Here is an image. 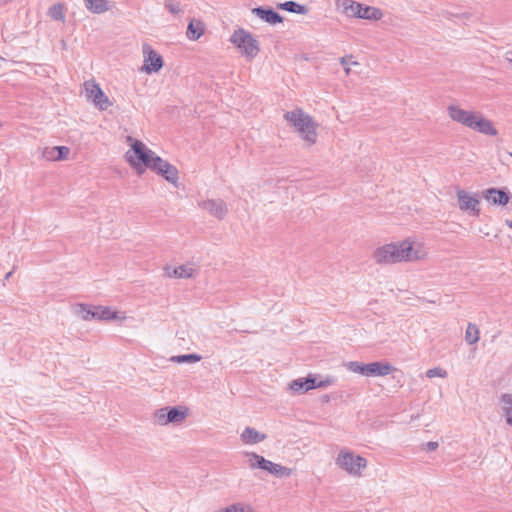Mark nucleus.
I'll use <instances>...</instances> for the list:
<instances>
[{
  "mask_svg": "<svg viewBox=\"0 0 512 512\" xmlns=\"http://www.w3.org/2000/svg\"><path fill=\"white\" fill-rule=\"evenodd\" d=\"M484 198L493 205L505 206L510 201V194L503 189L489 188L483 193Z\"/></svg>",
  "mask_w": 512,
  "mask_h": 512,
  "instance_id": "nucleus-16",
  "label": "nucleus"
},
{
  "mask_svg": "<svg viewBox=\"0 0 512 512\" xmlns=\"http://www.w3.org/2000/svg\"><path fill=\"white\" fill-rule=\"evenodd\" d=\"M241 439L246 444H256L265 440L266 435L259 433L254 428L246 427L241 433Z\"/></svg>",
  "mask_w": 512,
  "mask_h": 512,
  "instance_id": "nucleus-21",
  "label": "nucleus"
},
{
  "mask_svg": "<svg viewBox=\"0 0 512 512\" xmlns=\"http://www.w3.org/2000/svg\"><path fill=\"white\" fill-rule=\"evenodd\" d=\"M164 7L172 14H180L182 11L180 2L176 0H164Z\"/></svg>",
  "mask_w": 512,
  "mask_h": 512,
  "instance_id": "nucleus-32",
  "label": "nucleus"
},
{
  "mask_svg": "<svg viewBox=\"0 0 512 512\" xmlns=\"http://www.w3.org/2000/svg\"><path fill=\"white\" fill-rule=\"evenodd\" d=\"M333 383V380L327 378L325 380L317 381V378L315 377V388H324Z\"/></svg>",
  "mask_w": 512,
  "mask_h": 512,
  "instance_id": "nucleus-36",
  "label": "nucleus"
},
{
  "mask_svg": "<svg viewBox=\"0 0 512 512\" xmlns=\"http://www.w3.org/2000/svg\"><path fill=\"white\" fill-rule=\"evenodd\" d=\"M439 444L438 442H435V441H429L425 444V449L427 451H434L438 448Z\"/></svg>",
  "mask_w": 512,
  "mask_h": 512,
  "instance_id": "nucleus-37",
  "label": "nucleus"
},
{
  "mask_svg": "<svg viewBox=\"0 0 512 512\" xmlns=\"http://www.w3.org/2000/svg\"><path fill=\"white\" fill-rule=\"evenodd\" d=\"M506 225L512 229V220H506Z\"/></svg>",
  "mask_w": 512,
  "mask_h": 512,
  "instance_id": "nucleus-39",
  "label": "nucleus"
},
{
  "mask_svg": "<svg viewBox=\"0 0 512 512\" xmlns=\"http://www.w3.org/2000/svg\"><path fill=\"white\" fill-rule=\"evenodd\" d=\"M507 57H512V51L507 52Z\"/></svg>",
  "mask_w": 512,
  "mask_h": 512,
  "instance_id": "nucleus-41",
  "label": "nucleus"
},
{
  "mask_svg": "<svg viewBox=\"0 0 512 512\" xmlns=\"http://www.w3.org/2000/svg\"><path fill=\"white\" fill-rule=\"evenodd\" d=\"M506 423L512 427V394L504 393L500 398Z\"/></svg>",
  "mask_w": 512,
  "mask_h": 512,
  "instance_id": "nucleus-24",
  "label": "nucleus"
},
{
  "mask_svg": "<svg viewBox=\"0 0 512 512\" xmlns=\"http://www.w3.org/2000/svg\"><path fill=\"white\" fill-rule=\"evenodd\" d=\"M252 13L259 17L261 20L272 25L282 23L284 20L283 17L272 8L259 6L254 8Z\"/></svg>",
  "mask_w": 512,
  "mask_h": 512,
  "instance_id": "nucleus-17",
  "label": "nucleus"
},
{
  "mask_svg": "<svg viewBox=\"0 0 512 512\" xmlns=\"http://www.w3.org/2000/svg\"><path fill=\"white\" fill-rule=\"evenodd\" d=\"M289 388L295 393H304L315 389V377L309 375L306 378L295 379L290 383Z\"/></svg>",
  "mask_w": 512,
  "mask_h": 512,
  "instance_id": "nucleus-18",
  "label": "nucleus"
},
{
  "mask_svg": "<svg viewBox=\"0 0 512 512\" xmlns=\"http://www.w3.org/2000/svg\"><path fill=\"white\" fill-rule=\"evenodd\" d=\"M201 360V356L198 354H183V355H177L173 356L171 358V361L175 363H195L199 362Z\"/></svg>",
  "mask_w": 512,
  "mask_h": 512,
  "instance_id": "nucleus-30",
  "label": "nucleus"
},
{
  "mask_svg": "<svg viewBox=\"0 0 512 512\" xmlns=\"http://www.w3.org/2000/svg\"><path fill=\"white\" fill-rule=\"evenodd\" d=\"M144 56L143 70L148 73L158 72L163 67V58L149 44L144 43L142 46Z\"/></svg>",
  "mask_w": 512,
  "mask_h": 512,
  "instance_id": "nucleus-9",
  "label": "nucleus"
},
{
  "mask_svg": "<svg viewBox=\"0 0 512 512\" xmlns=\"http://www.w3.org/2000/svg\"><path fill=\"white\" fill-rule=\"evenodd\" d=\"M228 512H238V506H231L225 509Z\"/></svg>",
  "mask_w": 512,
  "mask_h": 512,
  "instance_id": "nucleus-38",
  "label": "nucleus"
},
{
  "mask_svg": "<svg viewBox=\"0 0 512 512\" xmlns=\"http://www.w3.org/2000/svg\"><path fill=\"white\" fill-rule=\"evenodd\" d=\"M70 153V149L66 146H55L52 148H47L43 152L44 158L51 161H60L67 159Z\"/></svg>",
  "mask_w": 512,
  "mask_h": 512,
  "instance_id": "nucleus-19",
  "label": "nucleus"
},
{
  "mask_svg": "<svg viewBox=\"0 0 512 512\" xmlns=\"http://www.w3.org/2000/svg\"><path fill=\"white\" fill-rule=\"evenodd\" d=\"M127 140L131 142V149L126 152L125 157L130 166L133 167L138 174H142L146 168L151 169L154 158L158 156L147 148L142 141L135 140L130 136Z\"/></svg>",
  "mask_w": 512,
  "mask_h": 512,
  "instance_id": "nucleus-3",
  "label": "nucleus"
},
{
  "mask_svg": "<svg viewBox=\"0 0 512 512\" xmlns=\"http://www.w3.org/2000/svg\"><path fill=\"white\" fill-rule=\"evenodd\" d=\"M360 14L358 18L366 19V20H379L382 18V11L378 8L372 6H363L361 4Z\"/></svg>",
  "mask_w": 512,
  "mask_h": 512,
  "instance_id": "nucleus-28",
  "label": "nucleus"
},
{
  "mask_svg": "<svg viewBox=\"0 0 512 512\" xmlns=\"http://www.w3.org/2000/svg\"><path fill=\"white\" fill-rule=\"evenodd\" d=\"M244 508L243 507H238V512H244Z\"/></svg>",
  "mask_w": 512,
  "mask_h": 512,
  "instance_id": "nucleus-40",
  "label": "nucleus"
},
{
  "mask_svg": "<svg viewBox=\"0 0 512 512\" xmlns=\"http://www.w3.org/2000/svg\"><path fill=\"white\" fill-rule=\"evenodd\" d=\"M187 416V410L183 409L182 407H167V413L165 420L169 423H180L182 422Z\"/></svg>",
  "mask_w": 512,
  "mask_h": 512,
  "instance_id": "nucleus-22",
  "label": "nucleus"
},
{
  "mask_svg": "<svg viewBox=\"0 0 512 512\" xmlns=\"http://www.w3.org/2000/svg\"><path fill=\"white\" fill-rule=\"evenodd\" d=\"M49 15L54 20H60V21L64 20L63 9H62V6L59 4L53 5L52 7H50Z\"/></svg>",
  "mask_w": 512,
  "mask_h": 512,
  "instance_id": "nucleus-33",
  "label": "nucleus"
},
{
  "mask_svg": "<svg viewBox=\"0 0 512 512\" xmlns=\"http://www.w3.org/2000/svg\"><path fill=\"white\" fill-rule=\"evenodd\" d=\"M347 368L354 373L364 376H385L394 370V367L389 363L371 362L361 363L358 361H351L347 364Z\"/></svg>",
  "mask_w": 512,
  "mask_h": 512,
  "instance_id": "nucleus-7",
  "label": "nucleus"
},
{
  "mask_svg": "<svg viewBox=\"0 0 512 512\" xmlns=\"http://www.w3.org/2000/svg\"><path fill=\"white\" fill-rule=\"evenodd\" d=\"M457 198H458L459 208L461 210L471 211L473 213V215H476V216L479 215V213H480L479 200L476 197L471 196L465 190H458Z\"/></svg>",
  "mask_w": 512,
  "mask_h": 512,
  "instance_id": "nucleus-14",
  "label": "nucleus"
},
{
  "mask_svg": "<svg viewBox=\"0 0 512 512\" xmlns=\"http://www.w3.org/2000/svg\"><path fill=\"white\" fill-rule=\"evenodd\" d=\"M246 455L248 456V465L251 469H262L279 478L289 477L292 474L290 468L276 464L254 452L246 453Z\"/></svg>",
  "mask_w": 512,
  "mask_h": 512,
  "instance_id": "nucleus-4",
  "label": "nucleus"
},
{
  "mask_svg": "<svg viewBox=\"0 0 512 512\" xmlns=\"http://www.w3.org/2000/svg\"><path fill=\"white\" fill-rule=\"evenodd\" d=\"M204 32V25L200 20H191L187 27L186 35L190 40H197Z\"/></svg>",
  "mask_w": 512,
  "mask_h": 512,
  "instance_id": "nucleus-25",
  "label": "nucleus"
},
{
  "mask_svg": "<svg viewBox=\"0 0 512 512\" xmlns=\"http://www.w3.org/2000/svg\"><path fill=\"white\" fill-rule=\"evenodd\" d=\"M85 91L87 98L90 99L100 110H107L112 105L109 98L95 82H85Z\"/></svg>",
  "mask_w": 512,
  "mask_h": 512,
  "instance_id": "nucleus-10",
  "label": "nucleus"
},
{
  "mask_svg": "<svg viewBox=\"0 0 512 512\" xmlns=\"http://www.w3.org/2000/svg\"><path fill=\"white\" fill-rule=\"evenodd\" d=\"M75 314H77L81 319L88 321L91 319L97 320H113L117 319V312L112 311L109 307H90L85 304H79L75 308Z\"/></svg>",
  "mask_w": 512,
  "mask_h": 512,
  "instance_id": "nucleus-8",
  "label": "nucleus"
},
{
  "mask_svg": "<svg viewBox=\"0 0 512 512\" xmlns=\"http://www.w3.org/2000/svg\"><path fill=\"white\" fill-rule=\"evenodd\" d=\"M277 7L281 10H285V11H288V12H291V13H296V14H307L308 13V8L304 5H301L295 1H286L284 3H279L277 5Z\"/></svg>",
  "mask_w": 512,
  "mask_h": 512,
  "instance_id": "nucleus-27",
  "label": "nucleus"
},
{
  "mask_svg": "<svg viewBox=\"0 0 512 512\" xmlns=\"http://www.w3.org/2000/svg\"><path fill=\"white\" fill-rule=\"evenodd\" d=\"M198 206L218 220H223L228 213V206L222 199L201 200Z\"/></svg>",
  "mask_w": 512,
  "mask_h": 512,
  "instance_id": "nucleus-12",
  "label": "nucleus"
},
{
  "mask_svg": "<svg viewBox=\"0 0 512 512\" xmlns=\"http://www.w3.org/2000/svg\"><path fill=\"white\" fill-rule=\"evenodd\" d=\"M342 13L347 17L358 18L361 9V3L353 0H343L341 3Z\"/></svg>",
  "mask_w": 512,
  "mask_h": 512,
  "instance_id": "nucleus-23",
  "label": "nucleus"
},
{
  "mask_svg": "<svg viewBox=\"0 0 512 512\" xmlns=\"http://www.w3.org/2000/svg\"><path fill=\"white\" fill-rule=\"evenodd\" d=\"M109 0H85L86 8L95 14H102L109 10Z\"/></svg>",
  "mask_w": 512,
  "mask_h": 512,
  "instance_id": "nucleus-26",
  "label": "nucleus"
},
{
  "mask_svg": "<svg viewBox=\"0 0 512 512\" xmlns=\"http://www.w3.org/2000/svg\"><path fill=\"white\" fill-rule=\"evenodd\" d=\"M12 272H9L6 274V279H8L11 276Z\"/></svg>",
  "mask_w": 512,
  "mask_h": 512,
  "instance_id": "nucleus-42",
  "label": "nucleus"
},
{
  "mask_svg": "<svg viewBox=\"0 0 512 512\" xmlns=\"http://www.w3.org/2000/svg\"><path fill=\"white\" fill-rule=\"evenodd\" d=\"M468 128L488 136H496L498 134V131L494 127L492 121L483 117L479 112L475 113L474 119L471 121V126Z\"/></svg>",
  "mask_w": 512,
  "mask_h": 512,
  "instance_id": "nucleus-13",
  "label": "nucleus"
},
{
  "mask_svg": "<svg viewBox=\"0 0 512 512\" xmlns=\"http://www.w3.org/2000/svg\"><path fill=\"white\" fill-rule=\"evenodd\" d=\"M230 41L249 59L254 58L260 50L258 41L242 28L234 31Z\"/></svg>",
  "mask_w": 512,
  "mask_h": 512,
  "instance_id": "nucleus-5",
  "label": "nucleus"
},
{
  "mask_svg": "<svg viewBox=\"0 0 512 512\" xmlns=\"http://www.w3.org/2000/svg\"><path fill=\"white\" fill-rule=\"evenodd\" d=\"M336 464L348 474L353 476H360L361 471L367 466V460L360 456L355 455L348 450H341L336 458Z\"/></svg>",
  "mask_w": 512,
  "mask_h": 512,
  "instance_id": "nucleus-6",
  "label": "nucleus"
},
{
  "mask_svg": "<svg viewBox=\"0 0 512 512\" xmlns=\"http://www.w3.org/2000/svg\"><path fill=\"white\" fill-rule=\"evenodd\" d=\"M151 170L161 175L166 181L177 185L178 169L160 156L154 158Z\"/></svg>",
  "mask_w": 512,
  "mask_h": 512,
  "instance_id": "nucleus-11",
  "label": "nucleus"
},
{
  "mask_svg": "<svg viewBox=\"0 0 512 512\" xmlns=\"http://www.w3.org/2000/svg\"><path fill=\"white\" fill-rule=\"evenodd\" d=\"M168 276L175 278H191L194 276L196 270L190 265H181L175 268H167Z\"/></svg>",
  "mask_w": 512,
  "mask_h": 512,
  "instance_id": "nucleus-20",
  "label": "nucleus"
},
{
  "mask_svg": "<svg viewBox=\"0 0 512 512\" xmlns=\"http://www.w3.org/2000/svg\"><path fill=\"white\" fill-rule=\"evenodd\" d=\"M447 112L453 121L458 122L466 127L471 126V121L474 119V115L476 113L473 111L464 110L457 105L448 106Z\"/></svg>",
  "mask_w": 512,
  "mask_h": 512,
  "instance_id": "nucleus-15",
  "label": "nucleus"
},
{
  "mask_svg": "<svg viewBox=\"0 0 512 512\" xmlns=\"http://www.w3.org/2000/svg\"><path fill=\"white\" fill-rule=\"evenodd\" d=\"M284 119L295 128L300 137L309 145L316 142V123L312 117L306 114L301 108H296L284 114Z\"/></svg>",
  "mask_w": 512,
  "mask_h": 512,
  "instance_id": "nucleus-2",
  "label": "nucleus"
},
{
  "mask_svg": "<svg viewBox=\"0 0 512 512\" xmlns=\"http://www.w3.org/2000/svg\"><path fill=\"white\" fill-rule=\"evenodd\" d=\"M167 413V407L160 408L154 413V422L158 425L165 426L168 424V421L165 420Z\"/></svg>",
  "mask_w": 512,
  "mask_h": 512,
  "instance_id": "nucleus-31",
  "label": "nucleus"
},
{
  "mask_svg": "<svg viewBox=\"0 0 512 512\" xmlns=\"http://www.w3.org/2000/svg\"><path fill=\"white\" fill-rule=\"evenodd\" d=\"M426 376L428 378H434V377H441V378H444L447 376V372L446 370L442 369V368H439V367H435V368H432V369H429L427 372H426Z\"/></svg>",
  "mask_w": 512,
  "mask_h": 512,
  "instance_id": "nucleus-34",
  "label": "nucleus"
},
{
  "mask_svg": "<svg viewBox=\"0 0 512 512\" xmlns=\"http://www.w3.org/2000/svg\"><path fill=\"white\" fill-rule=\"evenodd\" d=\"M479 334L478 327L473 323H469L465 332L466 342L470 345L477 343L479 341Z\"/></svg>",
  "mask_w": 512,
  "mask_h": 512,
  "instance_id": "nucleus-29",
  "label": "nucleus"
},
{
  "mask_svg": "<svg viewBox=\"0 0 512 512\" xmlns=\"http://www.w3.org/2000/svg\"><path fill=\"white\" fill-rule=\"evenodd\" d=\"M352 58V55L340 58V64L344 67L346 75H349L351 71L350 68L348 67L349 64L358 65V62L351 60Z\"/></svg>",
  "mask_w": 512,
  "mask_h": 512,
  "instance_id": "nucleus-35",
  "label": "nucleus"
},
{
  "mask_svg": "<svg viewBox=\"0 0 512 512\" xmlns=\"http://www.w3.org/2000/svg\"><path fill=\"white\" fill-rule=\"evenodd\" d=\"M426 253L420 244L407 240L389 243L376 248L372 258L379 265L412 262L423 259Z\"/></svg>",
  "mask_w": 512,
  "mask_h": 512,
  "instance_id": "nucleus-1",
  "label": "nucleus"
},
{
  "mask_svg": "<svg viewBox=\"0 0 512 512\" xmlns=\"http://www.w3.org/2000/svg\"><path fill=\"white\" fill-rule=\"evenodd\" d=\"M510 156L512 157V152L510 153Z\"/></svg>",
  "mask_w": 512,
  "mask_h": 512,
  "instance_id": "nucleus-43",
  "label": "nucleus"
}]
</instances>
